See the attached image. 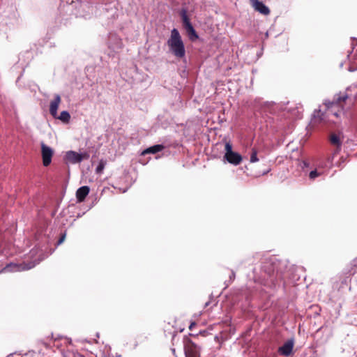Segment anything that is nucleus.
I'll return each instance as SVG.
<instances>
[{
    "label": "nucleus",
    "mask_w": 357,
    "mask_h": 357,
    "mask_svg": "<svg viewBox=\"0 0 357 357\" xmlns=\"http://www.w3.org/2000/svg\"><path fill=\"white\" fill-rule=\"evenodd\" d=\"M61 102V97L59 95H56L54 99L51 102L50 106V112L54 118L57 116V110Z\"/></svg>",
    "instance_id": "9"
},
{
    "label": "nucleus",
    "mask_w": 357,
    "mask_h": 357,
    "mask_svg": "<svg viewBox=\"0 0 357 357\" xmlns=\"http://www.w3.org/2000/svg\"><path fill=\"white\" fill-rule=\"evenodd\" d=\"M259 161V158H257V153L255 149H252V153L250 155V162H256Z\"/></svg>",
    "instance_id": "21"
},
{
    "label": "nucleus",
    "mask_w": 357,
    "mask_h": 357,
    "mask_svg": "<svg viewBox=\"0 0 357 357\" xmlns=\"http://www.w3.org/2000/svg\"><path fill=\"white\" fill-rule=\"evenodd\" d=\"M65 238H66V235H65V234H63V236L59 238V241H58V244H59H59H61V243L64 241Z\"/></svg>",
    "instance_id": "24"
},
{
    "label": "nucleus",
    "mask_w": 357,
    "mask_h": 357,
    "mask_svg": "<svg viewBox=\"0 0 357 357\" xmlns=\"http://www.w3.org/2000/svg\"><path fill=\"white\" fill-rule=\"evenodd\" d=\"M322 174V172H318L317 169L312 170L310 172L309 177L310 179L314 180L319 176H321Z\"/></svg>",
    "instance_id": "20"
},
{
    "label": "nucleus",
    "mask_w": 357,
    "mask_h": 357,
    "mask_svg": "<svg viewBox=\"0 0 357 357\" xmlns=\"http://www.w3.org/2000/svg\"><path fill=\"white\" fill-rule=\"evenodd\" d=\"M235 278V273L234 271H231V274L230 275V279L234 280Z\"/></svg>",
    "instance_id": "25"
},
{
    "label": "nucleus",
    "mask_w": 357,
    "mask_h": 357,
    "mask_svg": "<svg viewBox=\"0 0 357 357\" xmlns=\"http://www.w3.org/2000/svg\"><path fill=\"white\" fill-rule=\"evenodd\" d=\"M105 162L103 161H100L98 165L96 167V172L98 174H101L105 168Z\"/></svg>",
    "instance_id": "22"
},
{
    "label": "nucleus",
    "mask_w": 357,
    "mask_h": 357,
    "mask_svg": "<svg viewBox=\"0 0 357 357\" xmlns=\"http://www.w3.org/2000/svg\"><path fill=\"white\" fill-rule=\"evenodd\" d=\"M293 347V341L289 340L279 348L278 351L280 354L287 356L290 355V354L291 353Z\"/></svg>",
    "instance_id": "11"
},
{
    "label": "nucleus",
    "mask_w": 357,
    "mask_h": 357,
    "mask_svg": "<svg viewBox=\"0 0 357 357\" xmlns=\"http://www.w3.org/2000/svg\"><path fill=\"white\" fill-rule=\"evenodd\" d=\"M89 154L86 152L79 153L73 151H69L66 154V159L73 164L79 163L83 160L89 159Z\"/></svg>",
    "instance_id": "4"
},
{
    "label": "nucleus",
    "mask_w": 357,
    "mask_h": 357,
    "mask_svg": "<svg viewBox=\"0 0 357 357\" xmlns=\"http://www.w3.org/2000/svg\"><path fill=\"white\" fill-rule=\"evenodd\" d=\"M195 326V322L191 323V324H190V326H189L190 330H192V328H193Z\"/></svg>",
    "instance_id": "26"
},
{
    "label": "nucleus",
    "mask_w": 357,
    "mask_h": 357,
    "mask_svg": "<svg viewBox=\"0 0 357 357\" xmlns=\"http://www.w3.org/2000/svg\"><path fill=\"white\" fill-rule=\"evenodd\" d=\"M40 146L43 164L45 167H47L52 162L54 151L51 147L47 146L44 142H41Z\"/></svg>",
    "instance_id": "5"
},
{
    "label": "nucleus",
    "mask_w": 357,
    "mask_h": 357,
    "mask_svg": "<svg viewBox=\"0 0 357 357\" xmlns=\"http://www.w3.org/2000/svg\"><path fill=\"white\" fill-rule=\"evenodd\" d=\"M56 118L59 119L63 123H68L70 121V115L68 112L63 111L61 112L60 115L59 116H56Z\"/></svg>",
    "instance_id": "15"
},
{
    "label": "nucleus",
    "mask_w": 357,
    "mask_h": 357,
    "mask_svg": "<svg viewBox=\"0 0 357 357\" xmlns=\"http://www.w3.org/2000/svg\"><path fill=\"white\" fill-rule=\"evenodd\" d=\"M346 98H347V96H344L342 98L339 99V102L344 101L346 100Z\"/></svg>",
    "instance_id": "27"
},
{
    "label": "nucleus",
    "mask_w": 357,
    "mask_h": 357,
    "mask_svg": "<svg viewBox=\"0 0 357 357\" xmlns=\"http://www.w3.org/2000/svg\"><path fill=\"white\" fill-rule=\"evenodd\" d=\"M181 17L183 22V27L185 29L192 26L190 23V19L187 14V10L185 9H182L181 11Z\"/></svg>",
    "instance_id": "13"
},
{
    "label": "nucleus",
    "mask_w": 357,
    "mask_h": 357,
    "mask_svg": "<svg viewBox=\"0 0 357 357\" xmlns=\"http://www.w3.org/2000/svg\"><path fill=\"white\" fill-rule=\"evenodd\" d=\"M65 357H83L82 355L78 353H71L68 351L67 354L64 356Z\"/></svg>",
    "instance_id": "23"
},
{
    "label": "nucleus",
    "mask_w": 357,
    "mask_h": 357,
    "mask_svg": "<svg viewBox=\"0 0 357 357\" xmlns=\"http://www.w3.org/2000/svg\"><path fill=\"white\" fill-rule=\"evenodd\" d=\"M185 31L191 40L194 41L198 38V35L192 26L185 29Z\"/></svg>",
    "instance_id": "14"
},
{
    "label": "nucleus",
    "mask_w": 357,
    "mask_h": 357,
    "mask_svg": "<svg viewBox=\"0 0 357 357\" xmlns=\"http://www.w3.org/2000/svg\"><path fill=\"white\" fill-rule=\"evenodd\" d=\"M289 110L292 113V115L294 116L299 118L303 112L302 105L301 104H298V105H296L295 109L290 108Z\"/></svg>",
    "instance_id": "18"
},
{
    "label": "nucleus",
    "mask_w": 357,
    "mask_h": 357,
    "mask_svg": "<svg viewBox=\"0 0 357 357\" xmlns=\"http://www.w3.org/2000/svg\"><path fill=\"white\" fill-rule=\"evenodd\" d=\"M250 3L255 10L259 13L265 15L270 13L269 8L262 1L259 0H250Z\"/></svg>",
    "instance_id": "8"
},
{
    "label": "nucleus",
    "mask_w": 357,
    "mask_h": 357,
    "mask_svg": "<svg viewBox=\"0 0 357 357\" xmlns=\"http://www.w3.org/2000/svg\"><path fill=\"white\" fill-rule=\"evenodd\" d=\"M36 266V263L31 262L29 264H15L10 263L8 264L3 270V272H18L31 269Z\"/></svg>",
    "instance_id": "3"
},
{
    "label": "nucleus",
    "mask_w": 357,
    "mask_h": 357,
    "mask_svg": "<svg viewBox=\"0 0 357 357\" xmlns=\"http://www.w3.org/2000/svg\"><path fill=\"white\" fill-rule=\"evenodd\" d=\"M164 146L162 144H156L153 146H151L146 149H145L142 153V155L149 154V153H158L164 149Z\"/></svg>",
    "instance_id": "12"
},
{
    "label": "nucleus",
    "mask_w": 357,
    "mask_h": 357,
    "mask_svg": "<svg viewBox=\"0 0 357 357\" xmlns=\"http://www.w3.org/2000/svg\"><path fill=\"white\" fill-rule=\"evenodd\" d=\"M90 189L88 186H82L76 192V198L78 202H82L89 195Z\"/></svg>",
    "instance_id": "10"
},
{
    "label": "nucleus",
    "mask_w": 357,
    "mask_h": 357,
    "mask_svg": "<svg viewBox=\"0 0 357 357\" xmlns=\"http://www.w3.org/2000/svg\"><path fill=\"white\" fill-rule=\"evenodd\" d=\"M330 141L332 144L337 146V150L340 148L342 142L339 136H337L335 134L331 135L330 137Z\"/></svg>",
    "instance_id": "17"
},
{
    "label": "nucleus",
    "mask_w": 357,
    "mask_h": 357,
    "mask_svg": "<svg viewBox=\"0 0 357 357\" xmlns=\"http://www.w3.org/2000/svg\"><path fill=\"white\" fill-rule=\"evenodd\" d=\"M324 116V114L321 113V111H315L313 114V121L314 123H319L322 121H325L324 118L323 117Z\"/></svg>",
    "instance_id": "19"
},
{
    "label": "nucleus",
    "mask_w": 357,
    "mask_h": 357,
    "mask_svg": "<svg viewBox=\"0 0 357 357\" xmlns=\"http://www.w3.org/2000/svg\"><path fill=\"white\" fill-rule=\"evenodd\" d=\"M186 357H199V349L193 342L189 341L185 346Z\"/></svg>",
    "instance_id": "6"
},
{
    "label": "nucleus",
    "mask_w": 357,
    "mask_h": 357,
    "mask_svg": "<svg viewBox=\"0 0 357 357\" xmlns=\"http://www.w3.org/2000/svg\"><path fill=\"white\" fill-rule=\"evenodd\" d=\"M337 106V103H331V107H328L327 111L326 112V114L329 116L331 115H333L334 116L337 117L338 116V112H340L339 109L338 111H333V107Z\"/></svg>",
    "instance_id": "16"
},
{
    "label": "nucleus",
    "mask_w": 357,
    "mask_h": 357,
    "mask_svg": "<svg viewBox=\"0 0 357 357\" xmlns=\"http://www.w3.org/2000/svg\"><path fill=\"white\" fill-rule=\"evenodd\" d=\"M169 52L178 59L185 55V49L181 36L176 29L171 31L170 36L167 41Z\"/></svg>",
    "instance_id": "1"
},
{
    "label": "nucleus",
    "mask_w": 357,
    "mask_h": 357,
    "mask_svg": "<svg viewBox=\"0 0 357 357\" xmlns=\"http://www.w3.org/2000/svg\"><path fill=\"white\" fill-rule=\"evenodd\" d=\"M123 43L121 39L115 34H110L109 36L108 47L113 51H118L121 49Z\"/></svg>",
    "instance_id": "7"
},
{
    "label": "nucleus",
    "mask_w": 357,
    "mask_h": 357,
    "mask_svg": "<svg viewBox=\"0 0 357 357\" xmlns=\"http://www.w3.org/2000/svg\"><path fill=\"white\" fill-rule=\"evenodd\" d=\"M224 158L228 162L234 165L240 164L242 160L241 155L232 151V146L229 142H226L225 144V154Z\"/></svg>",
    "instance_id": "2"
}]
</instances>
